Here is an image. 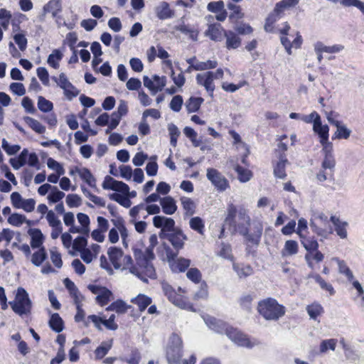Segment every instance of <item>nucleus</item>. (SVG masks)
Wrapping results in <instances>:
<instances>
[{"label": "nucleus", "mask_w": 364, "mask_h": 364, "mask_svg": "<svg viewBox=\"0 0 364 364\" xmlns=\"http://www.w3.org/2000/svg\"><path fill=\"white\" fill-rule=\"evenodd\" d=\"M203 319L210 328L219 333H225L231 341L238 346L252 348L259 343L256 340L250 341L247 336L240 331L232 327H228L225 323L214 317L207 316Z\"/></svg>", "instance_id": "f257e3e1"}, {"label": "nucleus", "mask_w": 364, "mask_h": 364, "mask_svg": "<svg viewBox=\"0 0 364 364\" xmlns=\"http://www.w3.org/2000/svg\"><path fill=\"white\" fill-rule=\"evenodd\" d=\"M250 224V218L247 214V210L240 208L238 210L235 222L231 226L234 228L235 230L245 236L248 242L254 245H258L262 233V225L259 223L254 224L251 232L249 233L247 227Z\"/></svg>", "instance_id": "f03ea898"}, {"label": "nucleus", "mask_w": 364, "mask_h": 364, "mask_svg": "<svg viewBox=\"0 0 364 364\" xmlns=\"http://www.w3.org/2000/svg\"><path fill=\"white\" fill-rule=\"evenodd\" d=\"M107 254L115 269H128L134 275H139L140 272L133 265V260L130 255H124L121 249L110 247Z\"/></svg>", "instance_id": "7ed1b4c3"}, {"label": "nucleus", "mask_w": 364, "mask_h": 364, "mask_svg": "<svg viewBox=\"0 0 364 364\" xmlns=\"http://www.w3.org/2000/svg\"><path fill=\"white\" fill-rule=\"evenodd\" d=\"M259 313L267 320H277L285 314V308L276 299L267 298L258 303Z\"/></svg>", "instance_id": "20e7f679"}, {"label": "nucleus", "mask_w": 364, "mask_h": 364, "mask_svg": "<svg viewBox=\"0 0 364 364\" xmlns=\"http://www.w3.org/2000/svg\"><path fill=\"white\" fill-rule=\"evenodd\" d=\"M9 304L12 310L19 316L30 314L32 308V302L29 299L28 294L22 287L17 289L15 299L10 301Z\"/></svg>", "instance_id": "39448f33"}, {"label": "nucleus", "mask_w": 364, "mask_h": 364, "mask_svg": "<svg viewBox=\"0 0 364 364\" xmlns=\"http://www.w3.org/2000/svg\"><path fill=\"white\" fill-rule=\"evenodd\" d=\"M183 343L181 338L173 333L166 348V359L168 364H180L182 358Z\"/></svg>", "instance_id": "423d86ee"}, {"label": "nucleus", "mask_w": 364, "mask_h": 364, "mask_svg": "<svg viewBox=\"0 0 364 364\" xmlns=\"http://www.w3.org/2000/svg\"><path fill=\"white\" fill-rule=\"evenodd\" d=\"M9 162L11 166L18 170L21 167L28 164L30 166L39 169V159L36 153H29L28 149H24L17 158L10 159Z\"/></svg>", "instance_id": "0eeeda50"}, {"label": "nucleus", "mask_w": 364, "mask_h": 364, "mask_svg": "<svg viewBox=\"0 0 364 364\" xmlns=\"http://www.w3.org/2000/svg\"><path fill=\"white\" fill-rule=\"evenodd\" d=\"M299 0H282L276 4V6L272 14L266 19L264 29L267 32L273 31V24L279 18L280 13L291 7L296 6Z\"/></svg>", "instance_id": "6e6552de"}, {"label": "nucleus", "mask_w": 364, "mask_h": 364, "mask_svg": "<svg viewBox=\"0 0 364 364\" xmlns=\"http://www.w3.org/2000/svg\"><path fill=\"white\" fill-rule=\"evenodd\" d=\"M310 226L315 232L321 236H326L332 232L328 217L322 213L314 215L311 220Z\"/></svg>", "instance_id": "1a4fd4ad"}, {"label": "nucleus", "mask_w": 364, "mask_h": 364, "mask_svg": "<svg viewBox=\"0 0 364 364\" xmlns=\"http://www.w3.org/2000/svg\"><path fill=\"white\" fill-rule=\"evenodd\" d=\"M11 203L14 208L23 209L30 213L35 208L36 201L33 198L24 199L18 192H13L10 196Z\"/></svg>", "instance_id": "9d476101"}, {"label": "nucleus", "mask_w": 364, "mask_h": 364, "mask_svg": "<svg viewBox=\"0 0 364 364\" xmlns=\"http://www.w3.org/2000/svg\"><path fill=\"white\" fill-rule=\"evenodd\" d=\"M206 176L212 184L220 191H225L229 186L228 181L217 169L208 168Z\"/></svg>", "instance_id": "9b49d317"}, {"label": "nucleus", "mask_w": 364, "mask_h": 364, "mask_svg": "<svg viewBox=\"0 0 364 364\" xmlns=\"http://www.w3.org/2000/svg\"><path fill=\"white\" fill-rule=\"evenodd\" d=\"M87 288L96 295V301L102 306L113 299L112 291L105 287L90 284Z\"/></svg>", "instance_id": "f8f14e48"}, {"label": "nucleus", "mask_w": 364, "mask_h": 364, "mask_svg": "<svg viewBox=\"0 0 364 364\" xmlns=\"http://www.w3.org/2000/svg\"><path fill=\"white\" fill-rule=\"evenodd\" d=\"M327 120L332 125L337 128L335 132V137L338 139H348L351 134V130L346 125L335 119L332 112L327 114Z\"/></svg>", "instance_id": "ddd939ff"}, {"label": "nucleus", "mask_w": 364, "mask_h": 364, "mask_svg": "<svg viewBox=\"0 0 364 364\" xmlns=\"http://www.w3.org/2000/svg\"><path fill=\"white\" fill-rule=\"evenodd\" d=\"M166 256L173 272H183L190 266L191 261L188 259L181 257L176 259V255L168 251Z\"/></svg>", "instance_id": "4468645a"}, {"label": "nucleus", "mask_w": 364, "mask_h": 364, "mask_svg": "<svg viewBox=\"0 0 364 364\" xmlns=\"http://www.w3.org/2000/svg\"><path fill=\"white\" fill-rule=\"evenodd\" d=\"M153 224L156 228H161V233L160 234V237H161L165 232H171L176 230L174 229L175 221L172 218L165 216H154L153 218Z\"/></svg>", "instance_id": "2eb2a0df"}, {"label": "nucleus", "mask_w": 364, "mask_h": 364, "mask_svg": "<svg viewBox=\"0 0 364 364\" xmlns=\"http://www.w3.org/2000/svg\"><path fill=\"white\" fill-rule=\"evenodd\" d=\"M103 189L112 190L117 192H127L128 185L122 181H119L109 176H107L102 184Z\"/></svg>", "instance_id": "dca6fc26"}, {"label": "nucleus", "mask_w": 364, "mask_h": 364, "mask_svg": "<svg viewBox=\"0 0 364 364\" xmlns=\"http://www.w3.org/2000/svg\"><path fill=\"white\" fill-rule=\"evenodd\" d=\"M144 264H137L139 267L136 268L140 272L139 275H136L144 282H147L148 279H154L156 277V272L153 264L149 262L144 261Z\"/></svg>", "instance_id": "f3484780"}, {"label": "nucleus", "mask_w": 364, "mask_h": 364, "mask_svg": "<svg viewBox=\"0 0 364 364\" xmlns=\"http://www.w3.org/2000/svg\"><path fill=\"white\" fill-rule=\"evenodd\" d=\"M166 237L176 250L183 248L184 241L186 240V236L181 230H175L166 234Z\"/></svg>", "instance_id": "a211bd4d"}, {"label": "nucleus", "mask_w": 364, "mask_h": 364, "mask_svg": "<svg viewBox=\"0 0 364 364\" xmlns=\"http://www.w3.org/2000/svg\"><path fill=\"white\" fill-rule=\"evenodd\" d=\"M196 80L199 85L204 86L208 92H211V95L213 94L215 90V85L213 83L214 79L211 71L198 74L196 75Z\"/></svg>", "instance_id": "6ab92c4d"}, {"label": "nucleus", "mask_w": 364, "mask_h": 364, "mask_svg": "<svg viewBox=\"0 0 364 364\" xmlns=\"http://www.w3.org/2000/svg\"><path fill=\"white\" fill-rule=\"evenodd\" d=\"M224 31L220 23H210L208 25V28L205 31V34L212 41H220L223 38V32Z\"/></svg>", "instance_id": "aec40b11"}, {"label": "nucleus", "mask_w": 364, "mask_h": 364, "mask_svg": "<svg viewBox=\"0 0 364 364\" xmlns=\"http://www.w3.org/2000/svg\"><path fill=\"white\" fill-rule=\"evenodd\" d=\"M62 0H50L43 8V15L46 16L47 14L50 13L53 18L62 11Z\"/></svg>", "instance_id": "412c9836"}, {"label": "nucleus", "mask_w": 364, "mask_h": 364, "mask_svg": "<svg viewBox=\"0 0 364 364\" xmlns=\"http://www.w3.org/2000/svg\"><path fill=\"white\" fill-rule=\"evenodd\" d=\"M152 247H147L144 252L141 250L134 249V255L137 262V264H144V261L149 262L154 259V254Z\"/></svg>", "instance_id": "4be33fe9"}, {"label": "nucleus", "mask_w": 364, "mask_h": 364, "mask_svg": "<svg viewBox=\"0 0 364 364\" xmlns=\"http://www.w3.org/2000/svg\"><path fill=\"white\" fill-rule=\"evenodd\" d=\"M313 130L318 135L320 141L328 139V126L327 124H322L320 116L319 117H317V119L314 122L313 124Z\"/></svg>", "instance_id": "5701e85b"}, {"label": "nucleus", "mask_w": 364, "mask_h": 364, "mask_svg": "<svg viewBox=\"0 0 364 364\" xmlns=\"http://www.w3.org/2000/svg\"><path fill=\"white\" fill-rule=\"evenodd\" d=\"M224 36L226 38V48L229 50L236 49L241 45L240 38L233 31H224Z\"/></svg>", "instance_id": "b1692460"}, {"label": "nucleus", "mask_w": 364, "mask_h": 364, "mask_svg": "<svg viewBox=\"0 0 364 364\" xmlns=\"http://www.w3.org/2000/svg\"><path fill=\"white\" fill-rule=\"evenodd\" d=\"M163 212L166 215H172L177 210L175 200L171 196H166L160 199Z\"/></svg>", "instance_id": "393cba45"}, {"label": "nucleus", "mask_w": 364, "mask_h": 364, "mask_svg": "<svg viewBox=\"0 0 364 364\" xmlns=\"http://www.w3.org/2000/svg\"><path fill=\"white\" fill-rule=\"evenodd\" d=\"M155 11L156 16L161 20L167 19L173 16V11L171 10L168 4L165 1L159 3L156 7Z\"/></svg>", "instance_id": "a878e982"}, {"label": "nucleus", "mask_w": 364, "mask_h": 364, "mask_svg": "<svg viewBox=\"0 0 364 364\" xmlns=\"http://www.w3.org/2000/svg\"><path fill=\"white\" fill-rule=\"evenodd\" d=\"M168 300L174 305L181 309H192V306L188 304L181 294L177 293L175 290L167 296Z\"/></svg>", "instance_id": "bb28decb"}, {"label": "nucleus", "mask_w": 364, "mask_h": 364, "mask_svg": "<svg viewBox=\"0 0 364 364\" xmlns=\"http://www.w3.org/2000/svg\"><path fill=\"white\" fill-rule=\"evenodd\" d=\"M77 174L92 188H96V179L87 168H77Z\"/></svg>", "instance_id": "cd10ccee"}, {"label": "nucleus", "mask_w": 364, "mask_h": 364, "mask_svg": "<svg viewBox=\"0 0 364 364\" xmlns=\"http://www.w3.org/2000/svg\"><path fill=\"white\" fill-rule=\"evenodd\" d=\"M314 51H318L321 53H338L343 50L344 47L341 45H333L331 46H325L321 42H316L314 46Z\"/></svg>", "instance_id": "c85d7f7f"}, {"label": "nucleus", "mask_w": 364, "mask_h": 364, "mask_svg": "<svg viewBox=\"0 0 364 364\" xmlns=\"http://www.w3.org/2000/svg\"><path fill=\"white\" fill-rule=\"evenodd\" d=\"M299 250V245L296 241L289 240L285 242L284 248L282 249L281 254L282 257H289L295 255L297 254Z\"/></svg>", "instance_id": "c756f323"}, {"label": "nucleus", "mask_w": 364, "mask_h": 364, "mask_svg": "<svg viewBox=\"0 0 364 364\" xmlns=\"http://www.w3.org/2000/svg\"><path fill=\"white\" fill-rule=\"evenodd\" d=\"M112 339L102 342L95 350V358L97 360L103 358L112 348Z\"/></svg>", "instance_id": "7c9ffc66"}, {"label": "nucleus", "mask_w": 364, "mask_h": 364, "mask_svg": "<svg viewBox=\"0 0 364 364\" xmlns=\"http://www.w3.org/2000/svg\"><path fill=\"white\" fill-rule=\"evenodd\" d=\"M29 235L31 237V247L33 249L41 247L43 242V235L41 231L38 229H32L29 230Z\"/></svg>", "instance_id": "2f4dec72"}, {"label": "nucleus", "mask_w": 364, "mask_h": 364, "mask_svg": "<svg viewBox=\"0 0 364 364\" xmlns=\"http://www.w3.org/2000/svg\"><path fill=\"white\" fill-rule=\"evenodd\" d=\"M151 299L144 294H140L131 299V302L137 305L140 311H144L151 304Z\"/></svg>", "instance_id": "473e14b6"}, {"label": "nucleus", "mask_w": 364, "mask_h": 364, "mask_svg": "<svg viewBox=\"0 0 364 364\" xmlns=\"http://www.w3.org/2000/svg\"><path fill=\"white\" fill-rule=\"evenodd\" d=\"M49 326L57 333H60L63 330V321L58 314L54 313L51 315L49 321Z\"/></svg>", "instance_id": "72a5a7b5"}, {"label": "nucleus", "mask_w": 364, "mask_h": 364, "mask_svg": "<svg viewBox=\"0 0 364 364\" xmlns=\"http://www.w3.org/2000/svg\"><path fill=\"white\" fill-rule=\"evenodd\" d=\"M109 198L118 203L124 208H129L132 205V201L127 196L123 193H114L109 195Z\"/></svg>", "instance_id": "f704fd0d"}, {"label": "nucleus", "mask_w": 364, "mask_h": 364, "mask_svg": "<svg viewBox=\"0 0 364 364\" xmlns=\"http://www.w3.org/2000/svg\"><path fill=\"white\" fill-rule=\"evenodd\" d=\"M112 222L114 225V226L118 229L119 234L121 235L122 243L125 247H127V240L129 237V232L127 228L125 227L124 222L122 220H112Z\"/></svg>", "instance_id": "c9c22d12"}, {"label": "nucleus", "mask_w": 364, "mask_h": 364, "mask_svg": "<svg viewBox=\"0 0 364 364\" xmlns=\"http://www.w3.org/2000/svg\"><path fill=\"white\" fill-rule=\"evenodd\" d=\"M23 120L34 132L38 134L46 132V127L38 120L28 116L24 117Z\"/></svg>", "instance_id": "e433bc0d"}, {"label": "nucleus", "mask_w": 364, "mask_h": 364, "mask_svg": "<svg viewBox=\"0 0 364 364\" xmlns=\"http://www.w3.org/2000/svg\"><path fill=\"white\" fill-rule=\"evenodd\" d=\"M203 102V99L202 97H190L185 104L188 112H197Z\"/></svg>", "instance_id": "4c0bfd02"}, {"label": "nucleus", "mask_w": 364, "mask_h": 364, "mask_svg": "<svg viewBox=\"0 0 364 364\" xmlns=\"http://www.w3.org/2000/svg\"><path fill=\"white\" fill-rule=\"evenodd\" d=\"M47 254L44 247L39 248L31 256V262L36 267H39L46 259Z\"/></svg>", "instance_id": "58836bf2"}, {"label": "nucleus", "mask_w": 364, "mask_h": 364, "mask_svg": "<svg viewBox=\"0 0 364 364\" xmlns=\"http://www.w3.org/2000/svg\"><path fill=\"white\" fill-rule=\"evenodd\" d=\"M63 53L58 49H55L49 55L47 62L51 67L57 69L59 67V61L63 58Z\"/></svg>", "instance_id": "ea45409f"}, {"label": "nucleus", "mask_w": 364, "mask_h": 364, "mask_svg": "<svg viewBox=\"0 0 364 364\" xmlns=\"http://www.w3.org/2000/svg\"><path fill=\"white\" fill-rule=\"evenodd\" d=\"M235 171L237 173L238 180L242 183H246L249 181L252 177V173L251 171L238 165L235 167Z\"/></svg>", "instance_id": "a19ab883"}, {"label": "nucleus", "mask_w": 364, "mask_h": 364, "mask_svg": "<svg viewBox=\"0 0 364 364\" xmlns=\"http://www.w3.org/2000/svg\"><path fill=\"white\" fill-rule=\"evenodd\" d=\"M287 163L288 161L287 159L283 157L280 159L274 169V174L275 177L279 178H284L286 177L285 166Z\"/></svg>", "instance_id": "79ce46f5"}, {"label": "nucleus", "mask_w": 364, "mask_h": 364, "mask_svg": "<svg viewBox=\"0 0 364 364\" xmlns=\"http://www.w3.org/2000/svg\"><path fill=\"white\" fill-rule=\"evenodd\" d=\"M175 28L184 34H188L189 37L193 41L198 40V31L196 29L192 28L189 26L185 24L177 26Z\"/></svg>", "instance_id": "37998d69"}, {"label": "nucleus", "mask_w": 364, "mask_h": 364, "mask_svg": "<svg viewBox=\"0 0 364 364\" xmlns=\"http://www.w3.org/2000/svg\"><path fill=\"white\" fill-rule=\"evenodd\" d=\"M233 269L240 278L248 277L252 274V269L250 265L233 264Z\"/></svg>", "instance_id": "c03bdc74"}, {"label": "nucleus", "mask_w": 364, "mask_h": 364, "mask_svg": "<svg viewBox=\"0 0 364 364\" xmlns=\"http://www.w3.org/2000/svg\"><path fill=\"white\" fill-rule=\"evenodd\" d=\"M306 311L309 317L312 319H316L323 312V307L317 303H314L306 306Z\"/></svg>", "instance_id": "a18cd8bd"}, {"label": "nucleus", "mask_w": 364, "mask_h": 364, "mask_svg": "<svg viewBox=\"0 0 364 364\" xmlns=\"http://www.w3.org/2000/svg\"><path fill=\"white\" fill-rule=\"evenodd\" d=\"M336 260L338 265L339 273L345 275L349 282L353 281L354 278L353 274L352 271L350 269V268L346 265V262L338 259H336Z\"/></svg>", "instance_id": "49530a36"}, {"label": "nucleus", "mask_w": 364, "mask_h": 364, "mask_svg": "<svg viewBox=\"0 0 364 364\" xmlns=\"http://www.w3.org/2000/svg\"><path fill=\"white\" fill-rule=\"evenodd\" d=\"M65 197V193L53 186L48 196V200L51 203H55L60 201Z\"/></svg>", "instance_id": "de8ad7c7"}, {"label": "nucleus", "mask_w": 364, "mask_h": 364, "mask_svg": "<svg viewBox=\"0 0 364 364\" xmlns=\"http://www.w3.org/2000/svg\"><path fill=\"white\" fill-rule=\"evenodd\" d=\"M236 207L233 204H230L227 208V215L225 219V223L230 226L235 222V218L237 215Z\"/></svg>", "instance_id": "09e8293b"}, {"label": "nucleus", "mask_w": 364, "mask_h": 364, "mask_svg": "<svg viewBox=\"0 0 364 364\" xmlns=\"http://www.w3.org/2000/svg\"><path fill=\"white\" fill-rule=\"evenodd\" d=\"M168 131L170 135V143L173 146H176L177 144V138L181 132L178 127L173 123L168 124Z\"/></svg>", "instance_id": "8fccbe9b"}, {"label": "nucleus", "mask_w": 364, "mask_h": 364, "mask_svg": "<svg viewBox=\"0 0 364 364\" xmlns=\"http://www.w3.org/2000/svg\"><path fill=\"white\" fill-rule=\"evenodd\" d=\"M190 227L195 231L203 235L204 231V223L199 217H194L190 220Z\"/></svg>", "instance_id": "3c124183"}, {"label": "nucleus", "mask_w": 364, "mask_h": 364, "mask_svg": "<svg viewBox=\"0 0 364 364\" xmlns=\"http://www.w3.org/2000/svg\"><path fill=\"white\" fill-rule=\"evenodd\" d=\"M38 107L41 112H48L53 109V105L45 97L39 96L38 98Z\"/></svg>", "instance_id": "603ef678"}, {"label": "nucleus", "mask_w": 364, "mask_h": 364, "mask_svg": "<svg viewBox=\"0 0 364 364\" xmlns=\"http://www.w3.org/2000/svg\"><path fill=\"white\" fill-rule=\"evenodd\" d=\"M26 221V218L24 215L18 213L11 214L8 218V223L14 226H21Z\"/></svg>", "instance_id": "864d4df0"}, {"label": "nucleus", "mask_w": 364, "mask_h": 364, "mask_svg": "<svg viewBox=\"0 0 364 364\" xmlns=\"http://www.w3.org/2000/svg\"><path fill=\"white\" fill-rule=\"evenodd\" d=\"M46 219L50 228H56L62 225L61 221L58 217L51 210L47 213Z\"/></svg>", "instance_id": "5fc2aeb1"}, {"label": "nucleus", "mask_w": 364, "mask_h": 364, "mask_svg": "<svg viewBox=\"0 0 364 364\" xmlns=\"http://www.w3.org/2000/svg\"><path fill=\"white\" fill-rule=\"evenodd\" d=\"M1 146L6 153L9 156L16 154L21 149V146L19 145H10L5 139H2Z\"/></svg>", "instance_id": "6e6d98bb"}, {"label": "nucleus", "mask_w": 364, "mask_h": 364, "mask_svg": "<svg viewBox=\"0 0 364 364\" xmlns=\"http://www.w3.org/2000/svg\"><path fill=\"white\" fill-rule=\"evenodd\" d=\"M77 218L79 223L81 225L82 229L84 230V232H86V235H88L90 232V218L89 217L85 214L80 213L77 215Z\"/></svg>", "instance_id": "4d7b16f0"}, {"label": "nucleus", "mask_w": 364, "mask_h": 364, "mask_svg": "<svg viewBox=\"0 0 364 364\" xmlns=\"http://www.w3.org/2000/svg\"><path fill=\"white\" fill-rule=\"evenodd\" d=\"M47 166L49 168L55 171L57 173H58V175H63L65 173V169L63 166L52 158H49L47 160Z\"/></svg>", "instance_id": "13d9d810"}, {"label": "nucleus", "mask_w": 364, "mask_h": 364, "mask_svg": "<svg viewBox=\"0 0 364 364\" xmlns=\"http://www.w3.org/2000/svg\"><path fill=\"white\" fill-rule=\"evenodd\" d=\"M81 202V198L77 194H68L66 197V203L70 208L78 207Z\"/></svg>", "instance_id": "bf43d9fd"}, {"label": "nucleus", "mask_w": 364, "mask_h": 364, "mask_svg": "<svg viewBox=\"0 0 364 364\" xmlns=\"http://www.w3.org/2000/svg\"><path fill=\"white\" fill-rule=\"evenodd\" d=\"M181 201L183 208L186 211V213L192 215L194 213L195 209V204L191 198L186 197L181 198Z\"/></svg>", "instance_id": "052dcab7"}, {"label": "nucleus", "mask_w": 364, "mask_h": 364, "mask_svg": "<svg viewBox=\"0 0 364 364\" xmlns=\"http://www.w3.org/2000/svg\"><path fill=\"white\" fill-rule=\"evenodd\" d=\"M63 90L65 96L69 100H71L79 94V91L72 85L71 82L66 87H63Z\"/></svg>", "instance_id": "680f3d73"}, {"label": "nucleus", "mask_w": 364, "mask_h": 364, "mask_svg": "<svg viewBox=\"0 0 364 364\" xmlns=\"http://www.w3.org/2000/svg\"><path fill=\"white\" fill-rule=\"evenodd\" d=\"M14 40L18 45L19 49L22 51L25 50L27 47V39L23 33H16L14 36Z\"/></svg>", "instance_id": "e2e57ef3"}, {"label": "nucleus", "mask_w": 364, "mask_h": 364, "mask_svg": "<svg viewBox=\"0 0 364 364\" xmlns=\"http://www.w3.org/2000/svg\"><path fill=\"white\" fill-rule=\"evenodd\" d=\"M86 245L87 240L84 237H77L73 242V248L80 252L86 249Z\"/></svg>", "instance_id": "0e129e2a"}, {"label": "nucleus", "mask_w": 364, "mask_h": 364, "mask_svg": "<svg viewBox=\"0 0 364 364\" xmlns=\"http://www.w3.org/2000/svg\"><path fill=\"white\" fill-rule=\"evenodd\" d=\"M320 143L322 146V152L324 156H333V144L328 141V139H326L323 141H320Z\"/></svg>", "instance_id": "69168bd1"}, {"label": "nucleus", "mask_w": 364, "mask_h": 364, "mask_svg": "<svg viewBox=\"0 0 364 364\" xmlns=\"http://www.w3.org/2000/svg\"><path fill=\"white\" fill-rule=\"evenodd\" d=\"M183 102L182 97L181 95H176L172 98L170 102V108L174 112H179L181 109Z\"/></svg>", "instance_id": "338daca9"}, {"label": "nucleus", "mask_w": 364, "mask_h": 364, "mask_svg": "<svg viewBox=\"0 0 364 364\" xmlns=\"http://www.w3.org/2000/svg\"><path fill=\"white\" fill-rule=\"evenodd\" d=\"M50 259L57 268H60L62 267L63 261L61 259V255L56 250L55 248H53L50 250Z\"/></svg>", "instance_id": "774afa93"}]
</instances>
